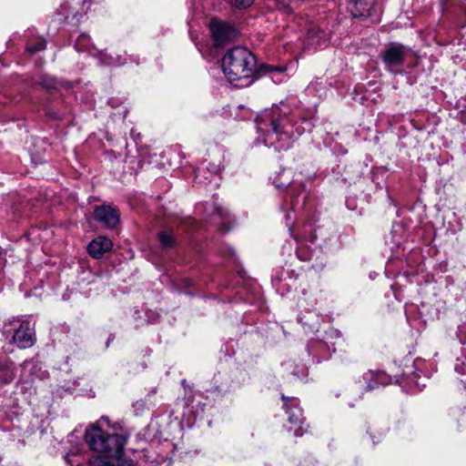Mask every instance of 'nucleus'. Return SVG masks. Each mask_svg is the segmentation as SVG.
<instances>
[{
	"instance_id": "obj_1",
	"label": "nucleus",
	"mask_w": 466,
	"mask_h": 466,
	"mask_svg": "<svg viewBox=\"0 0 466 466\" xmlns=\"http://www.w3.org/2000/svg\"><path fill=\"white\" fill-rule=\"evenodd\" d=\"M223 71L228 81L236 86H248L251 77L258 71L260 76H279L275 82H282L286 67L261 65L257 68L256 56L246 47L236 46L227 52L222 58Z\"/></svg>"
},
{
	"instance_id": "obj_2",
	"label": "nucleus",
	"mask_w": 466,
	"mask_h": 466,
	"mask_svg": "<svg viewBox=\"0 0 466 466\" xmlns=\"http://www.w3.org/2000/svg\"><path fill=\"white\" fill-rule=\"evenodd\" d=\"M85 441L90 450L103 453L107 458L120 459L124 454L127 438L122 434L106 433L101 428L92 426L86 429Z\"/></svg>"
},
{
	"instance_id": "obj_3",
	"label": "nucleus",
	"mask_w": 466,
	"mask_h": 466,
	"mask_svg": "<svg viewBox=\"0 0 466 466\" xmlns=\"http://www.w3.org/2000/svg\"><path fill=\"white\" fill-rule=\"evenodd\" d=\"M281 400L284 401V407L289 416L288 420L290 424L294 425V435L301 437L308 431L309 425L305 422L303 410L299 407L298 399L294 397L289 398L282 394Z\"/></svg>"
},
{
	"instance_id": "obj_4",
	"label": "nucleus",
	"mask_w": 466,
	"mask_h": 466,
	"mask_svg": "<svg viewBox=\"0 0 466 466\" xmlns=\"http://www.w3.org/2000/svg\"><path fill=\"white\" fill-rule=\"evenodd\" d=\"M256 126L259 132L266 133L268 136L275 134L277 136H285L288 138L293 135V126L289 118H255Z\"/></svg>"
},
{
	"instance_id": "obj_5",
	"label": "nucleus",
	"mask_w": 466,
	"mask_h": 466,
	"mask_svg": "<svg viewBox=\"0 0 466 466\" xmlns=\"http://www.w3.org/2000/svg\"><path fill=\"white\" fill-rule=\"evenodd\" d=\"M209 27L216 46H224L232 42L238 35L234 25L228 22L212 19Z\"/></svg>"
},
{
	"instance_id": "obj_6",
	"label": "nucleus",
	"mask_w": 466,
	"mask_h": 466,
	"mask_svg": "<svg viewBox=\"0 0 466 466\" xmlns=\"http://www.w3.org/2000/svg\"><path fill=\"white\" fill-rule=\"evenodd\" d=\"M407 50V47L400 43H390L383 51L381 58L390 72L397 73L393 67L400 66L404 63Z\"/></svg>"
},
{
	"instance_id": "obj_7",
	"label": "nucleus",
	"mask_w": 466,
	"mask_h": 466,
	"mask_svg": "<svg viewBox=\"0 0 466 466\" xmlns=\"http://www.w3.org/2000/svg\"><path fill=\"white\" fill-rule=\"evenodd\" d=\"M94 218L106 228H115L119 222V214L115 208L102 205L95 208Z\"/></svg>"
},
{
	"instance_id": "obj_8",
	"label": "nucleus",
	"mask_w": 466,
	"mask_h": 466,
	"mask_svg": "<svg viewBox=\"0 0 466 466\" xmlns=\"http://www.w3.org/2000/svg\"><path fill=\"white\" fill-rule=\"evenodd\" d=\"M13 341L20 349H28L35 343L34 333L29 327V323L22 322L19 327L15 329Z\"/></svg>"
},
{
	"instance_id": "obj_9",
	"label": "nucleus",
	"mask_w": 466,
	"mask_h": 466,
	"mask_svg": "<svg viewBox=\"0 0 466 466\" xmlns=\"http://www.w3.org/2000/svg\"><path fill=\"white\" fill-rule=\"evenodd\" d=\"M376 0H349V11L353 17L367 18L371 15Z\"/></svg>"
},
{
	"instance_id": "obj_10",
	"label": "nucleus",
	"mask_w": 466,
	"mask_h": 466,
	"mask_svg": "<svg viewBox=\"0 0 466 466\" xmlns=\"http://www.w3.org/2000/svg\"><path fill=\"white\" fill-rule=\"evenodd\" d=\"M112 240L106 237L99 236L94 238L87 246L88 254L94 258H100L106 252L112 249Z\"/></svg>"
},
{
	"instance_id": "obj_11",
	"label": "nucleus",
	"mask_w": 466,
	"mask_h": 466,
	"mask_svg": "<svg viewBox=\"0 0 466 466\" xmlns=\"http://www.w3.org/2000/svg\"><path fill=\"white\" fill-rule=\"evenodd\" d=\"M212 209L213 220L218 225V229L222 232H228L231 222L229 213L219 206H213Z\"/></svg>"
},
{
	"instance_id": "obj_12",
	"label": "nucleus",
	"mask_w": 466,
	"mask_h": 466,
	"mask_svg": "<svg viewBox=\"0 0 466 466\" xmlns=\"http://www.w3.org/2000/svg\"><path fill=\"white\" fill-rule=\"evenodd\" d=\"M64 6L68 9L74 17L83 15L87 13L92 4V0H64Z\"/></svg>"
},
{
	"instance_id": "obj_13",
	"label": "nucleus",
	"mask_w": 466,
	"mask_h": 466,
	"mask_svg": "<svg viewBox=\"0 0 466 466\" xmlns=\"http://www.w3.org/2000/svg\"><path fill=\"white\" fill-rule=\"evenodd\" d=\"M363 378L367 381V389L370 390L380 385H387L390 380L389 376L382 371H369L364 374Z\"/></svg>"
},
{
	"instance_id": "obj_14",
	"label": "nucleus",
	"mask_w": 466,
	"mask_h": 466,
	"mask_svg": "<svg viewBox=\"0 0 466 466\" xmlns=\"http://www.w3.org/2000/svg\"><path fill=\"white\" fill-rule=\"evenodd\" d=\"M36 84L47 90L58 89L60 87L69 89L72 87V85L68 82L59 81L56 77L49 75H41Z\"/></svg>"
},
{
	"instance_id": "obj_15",
	"label": "nucleus",
	"mask_w": 466,
	"mask_h": 466,
	"mask_svg": "<svg viewBox=\"0 0 466 466\" xmlns=\"http://www.w3.org/2000/svg\"><path fill=\"white\" fill-rule=\"evenodd\" d=\"M14 378V363L7 359H0V385L10 383Z\"/></svg>"
},
{
	"instance_id": "obj_16",
	"label": "nucleus",
	"mask_w": 466,
	"mask_h": 466,
	"mask_svg": "<svg viewBox=\"0 0 466 466\" xmlns=\"http://www.w3.org/2000/svg\"><path fill=\"white\" fill-rule=\"evenodd\" d=\"M307 39L309 45L320 46L327 40V34L319 28H311L308 32Z\"/></svg>"
},
{
	"instance_id": "obj_17",
	"label": "nucleus",
	"mask_w": 466,
	"mask_h": 466,
	"mask_svg": "<svg viewBox=\"0 0 466 466\" xmlns=\"http://www.w3.org/2000/svg\"><path fill=\"white\" fill-rule=\"evenodd\" d=\"M158 239L161 246L165 248H171L176 245V239L171 231L160 232L158 234Z\"/></svg>"
},
{
	"instance_id": "obj_18",
	"label": "nucleus",
	"mask_w": 466,
	"mask_h": 466,
	"mask_svg": "<svg viewBox=\"0 0 466 466\" xmlns=\"http://www.w3.org/2000/svg\"><path fill=\"white\" fill-rule=\"evenodd\" d=\"M304 191V186L301 183L292 182L289 190L288 195L291 198V205H294L296 198Z\"/></svg>"
},
{
	"instance_id": "obj_19",
	"label": "nucleus",
	"mask_w": 466,
	"mask_h": 466,
	"mask_svg": "<svg viewBox=\"0 0 466 466\" xmlns=\"http://www.w3.org/2000/svg\"><path fill=\"white\" fill-rule=\"evenodd\" d=\"M296 254L301 261H309L313 257L312 250L303 244H299L296 249Z\"/></svg>"
},
{
	"instance_id": "obj_20",
	"label": "nucleus",
	"mask_w": 466,
	"mask_h": 466,
	"mask_svg": "<svg viewBox=\"0 0 466 466\" xmlns=\"http://www.w3.org/2000/svg\"><path fill=\"white\" fill-rule=\"evenodd\" d=\"M46 48V41L38 40L35 44H30L26 46V50L31 54H35Z\"/></svg>"
},
{
	"instance_id": "obj_21",
	"label": "nucleus",
	"mask_w": 466,
	"mask_h": 466,
	"mask_svg": "<svg viewBox=\"0 0 466 466\" xmlns=\"http://www.w3.org/2000/svg\"><path fill=\"white\" fill-rule=\"evenodd\" d=\"M285 174L282 173V174H279L275 179H274V185L275 187L281 190V189H284V188H289L290 185H291V181L289 179V177H287L285 179V181H281V177L284 176Z\"/></svg>"
},
{
	"instance_id": "obj_22",
	"label": "nucleus",
	"mask_w": 466,
	"mask_h": 466,
	"mask_svg": "<svg viewBox=\"0 0 466 466\" xmlns=\"http://www.w3.org/2000/svg\"><path fill=\"white\" fill-rule=\"evenodd\" d=\"M89 462L91 466H112L106 459L99 455L91 458Z\"/></svg>"
},
{
	"instance_id": "obj_23",
	"label": "nucleus",
	"mask_w": 466,
	"mask_h": 466,
	"mask_svg": "<svg viewBox=\"0 0 466 466\" xmlns=\"http://www.w3.org/2000/svg\"><path fill=\"white\" fill-rule=\"evenodd\" d=\"M271 5L283 11L289 10V4L285 0H268Z\"/></svg>"
},
{
	"instance_id": "obj_24",
	"label": "nucleus",
	"mask_w": 466,
	"mask_h": 466,
	"mask_svg": "<svg viewBox=\"0 0 466 466\" xmlns=\"http://www.w3.org/2000/svg\"><path fill=\"white\" fill-rule=\"evenodd\" d=\"M254 3V0H235L236 7L247 8Z\"/></svg>"
},
{
	"instance_id": "obj_25",
	"label": "nucleus",
	"mask_w": 466,
	"mask_h": 466,
	"mask_svg": "<svg viewBox=\"0 0 466 466\" xmlns=\"http://www.w3.org/2000/svg\"><path fill=\"white\" fill-rule=\"evenodd\" d=\"M288 113L286 111H282L279 106L272 108V115L280 116L281 115L286 116Z\"/></svg>"
},
{
	"instance_id": "obj_26",
	"label": "nucleus",
	"mask_w": 466,
	"mask_h": 466,
	"mask_svg": "<svg viewBox=\"0 0 466 466\" xmlns=\"http://www.w3.org/2000/svg\"><path fill=\"white\" fill-rule=\"evenodd\" d=\"M185 402L187 407H189L192 403V390L189 389V395L185 396Z\"/></svg>"
},
{
	"instance_id": "obj_27",
	"label": "nucleus",
	"mask_w": 466,
	"mask_h": 466,
	"mask_svg": "<svg viewBox=\"0 0 466 466\" xmlns=\"http://www.w3.org/2000/svg\"><path fill=\"white\" fill-rule=\"evenodd\" d=\"M114 339V337L112 335L109 336L107 341H106V347H109L110 342Z\"/></svg>"
},
{
	"instance_id": "obj_28",
	"label": "nucleus",
	"mask_w": 466,
	"mask_h": 466,
	"mask_svg": "<svg viewBox=\"0 0 466 466\" xmlns=\"http://www.w3.org/2000/svg\"><path fill=\"white\" fill-rule=\"evenodd\" d=\"M181 383H182V385L186 388V386H187V380H183L181 381Z\"/></svg>"
}]
</instances>
